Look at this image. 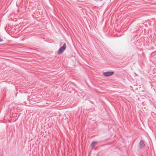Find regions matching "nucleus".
Masks as SVG:
<instances>
[{"label":"nucleus","instance_id":"1","mask_svg":"<svg viewBox=\"0 0 156 156\" xmlns=\"http://www.w3.org/2000/svg\"><path fill=\"white\" fill-rule=\"evenodd\" d=\"M66 48V43H64L63 46L61 47L58 51V54H61L62 53Z\"/></svg>","mask_w":156,"mask_h":156},{"label":"nucleus","instance_id":"2","mask_svg":"<svg viewBox=\"0 0 156 156\" xmlns=\"http://www.w3.org/2000/svg\"><path fill=\"white\" fill-rule=\"evenodd\" d=\"M145 147V144L143 140H141L139 144V148L140 149H142Z\"/></svg>","mask_w":156,"mask_h":156},{"label":"nucleus","instance_id":"3","mask_svg":"<svg viewBox=\"0 0 156 156\" xmlns=\"http://www.w3.org/2000/svg\"><path fill=\"white\" fill-rule=\"evenodd\" d=\"M113 74V72H111L103 73V75L105 76H108L112 75Z\"/></svg>","mask_w":156,"mask_h":156},{"label":"nucleus","instance_id":"4","mask_svg":"<svg viewBox=\"0 0 156 156\" xmlns=\"http://www.w3.org/2000/svg\"><path fill=\"white\" fill-rule=\"evenodd\" d=\"M97 143V141H93L92 142L91 144V146L92 147V148H94L96 145Z\"/></svg>","mask_w":156,"mask_h":156},{"label":"nucleus","instance_id":"5","mask_svg":"<svg viewBox=\"0 0 156 156\" xmlns=\"http://www.w3.org/2000/svg\"><path fill=\"white\" fill-rule=\"evenodd\" d=\"M3 41V40L2 39L0 38V42L2 41Z\"/></svg>","mask_w":156,"mask_h":156}]
</instances>
